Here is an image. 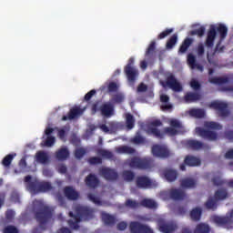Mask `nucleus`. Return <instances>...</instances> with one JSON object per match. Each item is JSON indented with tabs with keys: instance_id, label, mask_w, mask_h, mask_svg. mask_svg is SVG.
I'll list each match as a JSON object with an SVG mask.
<instances>
[{
	"instance_id": "nucleus-44",
	"label": "nucleus",
	"mask_w": 233,
	"mask_h": 233,
	"mask_svg": "<svg viewBox=\"0 0 233 233\" xmlns=\"http://www.w3.org/2000/svg\"><path fill=\"white\" fill-rule=\"evenodd\" d=\"M205 127L210 130H221V128H223V126L219 125L218 122H208Z\"/></svg>"
},
{
	"instance_id": "nucleus-23",
	"label": "nucleus",
	"mask_w": 233,
	"mask_h": 233,
	"mask_svg": "<svg viewBox=\"0 0 233 233\" xmlns=\"http://www.w3.org/2000/svg\"><path fill=\"white\" fill-rule=\"evenodd\" d=\"M56 157L58 161H66V159H68V157H70V151L68 150V147H65L58 149L56 152Z\"/></svg>"
},
{
	"instance_id": "nucleus-8",
	"label": "nucleus",
	"mask_w": 233,
	"mask_h": 233,
	"mask_svg": "<svg viewBox=\"0 0 233 233\" xmlns=\"http://www.w3.org/2000/svg\"><path fill=\"white\" fill-rule=\"evenodd\" d=\"M124 72L129 83H136L139 72L134 67V57L129 58L127 65L124 68Z\"/></svg>"
},
{
	"instance_id": "nucleus-10",
	"label": "nucleus",
	"mask_w": 233,
	"mask_h": 233,
	"mask_svg": "<svg viewBox=\"0 0 233 233\" xmlns=\"http://www.w3.org/2000/svg\"><path fill=\"white\" fill-rule=\"evenodd\" d=\"M129 230L131 233H154L150 227L137 221L130 222Z\"/></svg>"
},
{
	"instance_id": "nucleus-24",
	"label": "nucleus",
	"mask_w": 233,
	"mask_h": 233,
	"mask_svg": "<svg viewBox=\"0 0 233 233\" xmlns=\"http://www.w3.org/2000/svg\"><path fill=\"white\" fill-rule=\"evenodd\" d=\"M208 82L211 85H227V83H230V77L228 76H212L208 78Z\"/></svg>"
},
{
	"instance_id": "nucleus-7",
	"label": "nucleus",
	"mask_w": 233,
	"mask_h": 233,
	"mask_svg": "<svg viewBox=\"0 0 233 233\" xmlns=\"http://www.w3.org/2000/svg\"><path fill=\"white\" fill-rule=\"evenodd\" d=\"M128 167L130 168H137L138 170H147L150 168L151 162L147 158H139L137 157H134L127 161Z\"/></svg>"
},
{
	"instance_id": "nucleus-64",
	"label": "nucleus",
	"mask_w": 233,
	"mask_h": 233,
	"mask_svg": "<svg viewBox=\"0 0 233 233\" xmlns=\"http://www.w3.org/2000/svg\"><path fill=\"white\" fill-rule=\"evenodd\" d=\"M224 136L226 139H228L229 141H233V130L225 131Z\"/></svg>"
},
{
	"instance_id": "nucleus-29",
	"label": "nucleus",
	"mask_w": 233,
	"mask_h": 233,
	"mask_svg": "<svg viewBox=\"0 0 233 233\" xmlns=\"http://www.w3.org/2000/svg\"><path fill=\"white\" fill-rule=\"evenodd\" d=\"M186 146L191 150H201L203 148V143L199 140H187Z\"/></svg>"
},
{
	"instance_id": "nucleus-60",
	"label": "nucleus",
	"mask_w": 233,
	"mask_h": 233,
	"mask_svg": "<svg viewBox=\"0 0 233 233\" xmlns=\"http://www.w3.org/2000/svg\"><path fill=\"white\" fill-rule=\"evenodd\" d=\"M190 86L193 90H201V84H199L198 80H191Z\"/></svg>"
},
{
	"instance_id": "nucleus-51",
	"label": "nucleus",
	"mask_w": 233,
	"mask_h": 233,
	"mask_svg": "<svg viewBox=\"0 0 233 233\" xmlns=\"http://www.w3.org/2000/svg\"><path fill=\"white\" fill-rule=\"evenodd\" d=\"M89 165H101L103 163V158L99 157H91L87 159Z\"/></svg>"
},
{
	"instance_id": "nucleus-47",
	"label": "nucleus",
	"mask_w": 233,
	"mask_h": 233,
	"mask_svg": "<svg viewBox=\"0 0 233 233\" xmlns=\"http://www.w3.org/2000/svg\"><path fill=\"white\" fill-rule=\"evenodd\" d=\"M205 26H200L198 29L190 31V35H198V37H203L205 35Z\"/></svg>"
},
{
	"instance_id": "nucleus-48",
	"label": "nucleus",
	"mask_w": 233,
	"mask_h": 233,
	"mask_svg": "<svg viewBox=\"0 0 233 233\" xmlns=\"http://www.w3.org/2000/svg\"><path fill=\"white\" fill-rule=\"evenodd\" d=\"M156 52V41H152L146 51V57L152 56Z\"/></svg>"
},
{
	"instance_id": "nucleus-59",
	"label": "nucleus",
	"mask_w": 233,
	"mask_h": 233,
	"mask_svg": "<svg viewBox=\"0 0 233 233\" xmlns=\"http://www.w3.org/2000/svg\"><path fill=\"white\" fill-rule=\"evenodd\" d=\"M4 233H19V230L17 229V228L14 227V226H7L4 229Z\"/></svg>"
},
{
	"instance_id": "nucleus-3",
	"label": "nucleus",
	"mask_w": 233,
	"mask_h": 233,
	"mask_svg": "<svg viewBox=\"0 0 233 233\" xmlns=\"http://www.w3.org/2000/svg\"><path fill=\"white\" fill-rule=\"evenodd\" d=\"M36 221L39 223V227L33 228V233H43V230H46V223L52 219L54 216V209L48 206H45L39 203V208L35 212Z\"/></svg>"
},
{
	"instance_id": "nucleus-25",
	"label": "nucleus",
	"mask_w": 233,
	"mask_h": 233,
	"mask_svg": "<svg viewBox=\"0 0 233 233\" xmlns=\"http://www.w3.org/2000/svg\"><path fill=\"white\" fill-rule=\"evenodd\" d=\"M199 99H201V94L199 93L187 92L184 96L186 103H194L196 101H199Z\"/></svg>"
},
{
	"instance_id": "nucleus-41",
	"label": "nucleus",
	"mask_w": 233,
	"mask_h": 233,
	"mask_svg": "<svg viewBox=\"0 0 233 233\" xmlns=\"http://www.w3.org/2000/svg\"><path fill=\"white\" fill-rule=\"evenodd\" d=\"M189 116L192 117H198L201 119V117H205V110L203 109H191L189 111Z\"/></svg>"
},
{
	"instance_id": "nucleus-19",
	"label": "nucleus",
	"mask_w": 233,
	"mask_h": 233,
	"mask_svg": "<svg viewBox=\"0 0 233 233\" xmlns=\"http://www.w3.org/2000/svg\"><path fill=\"white\" fill-rule=\"evenodd\" d=\"M99 112L104 117H112L114 116V105L112 103H105L100 106Z\"/></svg>"
},
{
	"instance_id": "nucleus-22",
	"label": "nucleus",
	"mask_w": 233,
	"mask_h": 233,
	"mask_svg": "<svg viewBox=\"0 0 233 233\" xmlns=\"http://www.w3.org/2000/svg\"><path fill=\"white\" fill-rule=\"evenodd\" d=\"M177 170L176 169H165L164 177L168 181V183H174L177 179Z\"/></svg>"
},
{
	"instance_id": "nucleus-55",
	"label": "nucleus",
	"mask_w": 233,
	"mask_h": 233,
	"mask_svg": "<svg viewBox=\"0 0 233 233\" xmlns=\"http://www.w3.org/2000/svg\"><path fill=\"white\" fill-rule=\"evenodd\" d=\"M132 143H134L135 145H141L145 143V137H141L140 135H137L132 139Z\"/></svg>"
},
{
	"instance_id": "nucleus-13",
	"label": "nucleus",
	"mask_w": 233,
	"mask_h": 233,
	"mask_svg": "<svg viewBox=\"0 0 233 233\" xmlns=\"http://www.w3.org/2000/svg\"><path fill=\"white\" fill-rule=\"evenodd\" d=\"M196 132L198 134V136H200V137H203V139H208V141H216L218 139V133L214 131L202 127H197Z\"/></svg>"
},
{
	"instance_id": "nucleus-2",
	"label": "nucleus",
	"mask_w": 233,
	"mask_h": 233,
	"mask_svg": "<svg viewBox=\"0 0 233 233\" xmlns=\"http://www.w3.org/2000/svg\"><path fill=\"white\" fill-rule=\"evenodd\" d=\"M76 212V215L72 211L69 212V218H72V219L67 222L73 230L79 228L81 221H90L94 218V211L86 207H77Z\"/></svg>"
},
{
	"instance_id": "nucleus-4",
	"label": "nucleus",
	"mask_w": 233,
	"mask_h": 233,
	"mask_svg": "<svg viewBox=\"0 0 233 233\" xmlns=\"http://www.w3.org/2000/svg\"><path fill=\"white\" fill-rule=\"evenodd\" d=\"M25 183H26L27 190L34 196L36 194H45L54 189L52 183L48 181H39L37 179L32 180V176L30 175L25 177Z\"/></svg>"
},
{
	"instance_id": "nucleus-42",
	"label": "nucleus",
	"mask_w": 233,
	"mask_h": 233,
	"mask_svg": "<svg viewBox=\"0 0 233 233\" xmlns=\"http://www.w3.org/2000/svg\"><path fill=\"white\" fill-rule=\"evenodd\" d=\"M122 177L125 181H134V177H136V174L131 170H124L122 173Z\"/></svg>"
},
{
	"instance_id": "nucleus-40",
	"label": "nucleus",
	"mask_w": 233,
	"mask_h": 233,
	"mask_svg": "<svg viewBox=\"0 0 233 233\" xmlns=\"http://www.w3.org/2000/svg\"><path fill=\"white\" fill-rule=\"evenodd\" d=\"M176 43H177V35L174 34L167 42L166 48L167 50H171V48H174L176 46Z\"/></svg>"
},
{
	"instance_id": "nucleus-5",
	"label": "nucleus",
	"mask_w": 233,
	"mask_h": 233,
	"mask_svg": "<svg viewBox=\"0 0 233 233\" xmlns=\"http://www.w3.org/2000/svg\"><path fill=\"white\" fill-rule=\"evenodd\" d=\"M218 32L220 35V41H223L227 38L228 28L227 25H225V24H218L217 27L215 25H210L205 42V45L208 48H212V46H214V42L216 41V35H218Z\"/></svg>"
},
{
	"instance_id": "nucleus-46",
	"label": "nucleus",
	"mask_w": 233,
	"mask_h": 233,
	"mask_svg": "<svg viewBox=\"0 0 233 233\" xmlns=\"http://www.w3.org/2000/svg\"><path fill=\"white\" fill-rule=\"evenodd\" d=\"M98 154L102 156V157H106V159H112V157H114V153L106 149L98 150Z\"/></svg>"
},
{
	"instance_id": "nucleus-37",
	"label": "nucleus",
	"mask_w": 233,
	"mask_h": 233,
	"mask_svg": "<svg viewBox=\"0 0 233 233\" xmlns=\"http://www.w3.org/2000/svg\"><path fill=\"white\" fill-rule=\"evenodd\" d=\"M36 161L42 165H46L48 161V155L45 151H39L36 153Z\"/></svg>"
},
{
	"instance_id": "nucleus-9",
	"label": "nucleus",
	"mask_w": 233,
	"mask_h": 233,
	"mask_svg": "<svg viewBox=\"0 0 233 233\" xmlns=\"http://www.w3.org/2000/svg\"><path fill=\"white\" fill-rule=\"evenodd\" d=\"M210 108L218 110V116L220 117H228L230 116V111L228 110V104L219 101H213L209 104Z\"/></svg>"
},
{
	"instance_id": "nucleus-31",
	"label": "nucleus",
	"mask_w": 233,
	"mask_h": 233,
	"mask_svg": "<svg viewBox=\"0 0 233 233\" xmlns=\"http://www.w3.org/2000/svg\"><path fill=\"white\" fill-rule=\"evenodd\" d=\"M201 214H203L201 208H193L190 212L192 221H199L201 219Z\"/></svg>"
},
{
	"instance_id": "nucleus-32",
	"label": "nucleus",
	"mask_w": 233,
	"mask_h": 233,
	"mask_svg": "<svg viewBox=\"0 0 233 233\" xmlns=\"http://www.w3.org/2000/svg\"><path fill=\"white\" fill-rule=\"evenodd\" d=\"M228 197V192L227 189H218L215 192L214 198L216 201H223V199H227Z\"/></svg>"
},
{
	"instance_id": "nucleus-49",
	"label": "nucleus",
	"mask_w": 233,
	"mask_h": 233,
	"mask_svg": "<svg viewBox=\"0 0 233 233\" xmlns=\"http://www.w3.org/2000/svg\"><path fill=\"white\" fill-rule=\"evenodd\" d=\"M117 90H119V86L117 85V83L109 82V84L107 85V92H109V94H112L114 92H117Z\"/></svg>"
},
{
	"instance_id": "nucleus-57",
	"label": "nucleus",
	"mask_w": 233,
	"mask_h": 233,
	"mask_svg": "<svg viewBox=\"0 0 233 233\" xmlns=\"http://www.w3.org/2000/svg\"><path fill=\"white\" fill-rule=\"evenodd\" d=\"M96 89H92L89 92H87L85 96H84V100L85 101H90V99H92V97H94V96H96Z\"/></svg>"
},
{
	"instance_id": "nucleus-33",
	"label": "nucleus",
	"mask_w": 233,
	"mask_h": 233,
	"mask_svg": "<svg viewBox=\"0 0 233 233\" xmlns=\"http://www.w3.org/2000/svg\"><path fill=\"white\" fill-rule=\"evenodd\" d=\"M117 154H136V148L128 146H122L116 148Z\"/></svg>"
},
{
	"instance_id": "nucleus-14",
	"label": "nucleus",
	"mask_w": 233,
	"mask_h": 233,
	"mask_svg": "<svg viewBox=\"0 0 233 233\" xmlns=\"http://www.w3.org/2000/svg\"><path fill=\"white\" fill-rule=\"evenodd\" d=\"M158 230L162 233H173L177 230V225L174 222H165V220H158Z\"/></svg>"
},
{
	"instance_id": "nucleus-62",
	"label": "nucleus",
	"mask_w": 233,
	"mask_h": 233,
	"mask_svg": "<svg viewBox=\"0 0 233 233\" xmlns=\"http://www.w3.org/2000/svg\"><path fill=\"white\" fill-rule=\"evenodd\" d=\"M6 219H14L15 218V211L13 209H7L5 212Z\"/></svg>"
},
{
	"instance_id": "nucleus-39",
	"label": "nucleus",
	"mask_w": 233,
	"mask_h": 233,
	"mask_svg": "<svg viewBox=\"0 0 233 233\" xmlns=\"http://www.w3.org/2000/svg\"><path fill=\"white\" fill-rule=\"evenodd\" d=\"M205 207L208 210H216L218 208V202L213 198H209L205 203Z\"/></svg>"
},
{
	"instance_id": "nucleus-53",
	"label": "nucleus",
	"mask_w": 233,
	"mask_h": 233,
	"mask_svg": "<svg viewBox=\"0 0 233 233\" xmlns=\"http://www.w3.org/2000/svg\"><path fill=\"white\" fill-rule=\"evenodd\" d=\"M87 198L89 199V201H92V203H95V205H101V199H99L98 197H96V195L90 193L87 195Z\"/></svg>"
},
{
	"instance_id": "nucleus-12",
	"label": "nucleus",
	"mask_w": 233,
	"mask_h": 233,
	"mask_svg": "<svg viewBox=\"0 0 233 233\" xmlns=\"http://www.w3.org/2000/svg\"><path fill=\"white\" fill-rule=\"evenodd\" d=\"M99 174L100 176H103V177L106 178V181H116V179L119 177V174H117L115 169H112L110 167L100 168Z\"/></svg>"
},
{
	"instance_id": "nucleus-27",
	"label": "nucleus",
	"mask_w": 233,
	"mask_h": 233,
	"mask_svg": "<svg viewBox=\"0 0 233 233\" xmlns=\"http://www.w3.org/2000/svg\"><path fill=\"white\" fill-rule=\"evenodd\" d=\"M185 165L187 167H199L201 160L194 156H187L184 160Z\"/></svg>"
},
{
	"instance_id": "nucleus-36",
	"label": "nucleus",
	"mask_w": 233,
	"mask_h": 233,
	"mask_svg": "<svg viewBox=\"0 0 233 233\" xmlns=\"http://www.w3.org/2000/svg\"><path fill=\"white\" fill-rule=\"evenodd\" d=\"M135 123H136V119H134V116H132V114L130 113H127L126 115L127 128H128V130H132V128H134L135 127Z\"/></svg>"
},
{
	"instance_id": "nucleus-54",
	"label": "nucleus",
	"mask_w": 233,
	"mask_h": 233,
	"mask_svg": "<svg viewBox=\"0 0 233 233\" xmlns=\"http://www.w3.org/2000/svg\"><path fill=\"white\" fill-rule=\"evenodd\" d=\"M187 64L194 70V66H196V56L192 54L187 55Z\"/></svg>"
},
{
	"instance_id": "nucleus-30",
	"label": "nucleus",
	"mask_w": 233,
	"mask_h": 233,
	"mask_svg": "<svg viewBox=\"0 0 233 233\" xmlns=\"http://www.w3.org/2000/svg\"><path fill=\"white\" fill-rule=\"evenodd\" d=\"M194 43V40L192 38L187 37L181 44L178 53L179 54H185L188 48H190V46Z\"/></svg>"
},
{
	"instance_id": "nucleus-26",
	"label": "nucleus",
	"mask_w": 233,
	"mask_h": 233,
	"mask_svg": "<svg viewBox=\"0 0 233 233\" xmlns=\"http://www.w3.org/2000/svg\"><path fill=\"white\" fill-rule=\"evenodd\" d=\"M101 218L104 224L107 227H113V225L116 223V217H114V215L103 212L101 214Z\"/></svg>"
},
{
	"instance_id": "nucleus-28",
	"label": "nucleus",
	"mask_w": 233,
	"mask_h": 233,
	"mask_svg": "<svg viewBox=\"0 0 233 233\" xmlns=\"http://www.w3.org/2000/svg\"><path fill=\"white\" fill-rule=\"evenodd\" d=\"M197 182L194 178H184L180 180L182 188H196Z\"/></svg>"
},
{
	"instance_id": "nucleus-11",
	"label": "nucleus",
	"mask_w": 233,
	"mask_h": 233,
	"mask_svg": "<svg viewBox=\"0 0 233 233\" xmlns=\"http://www.w3.org/2000/svg\"><path fill=\"white\" fill-rule=\"evenodd\" d=\"M152 154L156 157H162L164 159H167V157H170V156H172V153H170L168 147L161 145H154L152 147Z\"/></svg>"
},
{
	"instance_id": "nucleus-56",
	"label": "nucleus",
	"mask_w": 233,
	"mask_h": 233,
	"mask_svg": "<svg viewBox=\"0 0 233 233\" xmlns=\"http://www.w3.org/2000/svg\"><path fill=\"white\" fill-rule=\"evenodd\" d=\"M174 32V29H166L162 33H160L157 36V39H165L167 35H170Z\"/></svg>"
},
{
	"instance_id": "nucleus-43",
	"label": "nucleus",
	"mask_w": 233,
	"mask_h": 233,
	"mask_svg": "<svg viewBox=\"0 0 233 233\" xmlns=\"http://www.w3.org/2000/svg\"><path fill=\"white\" fill-rule=\"evenodd\" d=\"M15 156V155L13 154H8L7 156H5L2 160V165L5 167H10V165H12V161H14Z\"/></svg>"
},
{
	"instance_id": "nucleus-35",
	"label": "nucleus",
	"mask_w": 233,
	"mask_h": 233,
	"mask_svg": "<svg viewBox=\"0 0 233 233\" xmlns=\"http://www.w3.org/2000/svg\"><path fill=\"white\" fill-rule=\"evenodd\" d=\"M210 227L208 224L200 223L197 225L194 233H209Z\"/></svg>"
},
{
	"instance_id": "nucleus-38",
	"label": "nucleus",
	"mask_w": 233,
	"mask_h": 233,
	"mask_svg": "<svg viewBox=\"0 0 233 233\" xmlns=\"http://www.w3.org/2000/svg\"><path fill=\"white\" fill-rule=\"evenodd\" d=\"M110 101L114 105H121V103L125 101V95H123L122 93H117L116 95H113Z\"/></svg>"
},
{
	"instance_id": "nucleus-20",
	"label": "nucleus",
	"mask_w": 233,
	"mask_h": 233,
	"mask_svg": "<svg viewBox=\"0 0 233 233\" xmlns=\"http://www.w3.org/2000/svg\"><path fill=\"white\" fill-rule=\"evenodd\" d=\"M85 183L89 188H97L99 187V178L94 174H89L86 177Z\"/></svg>"
},
{
	"instance_id": "nucleus-6",
	"label": "nucleus",
	"mask_w": 233,
	"mask_h": 233,
	"mask_svg": "<svg viewBox=\"0 0 233 233\" xmlns=\"http://www.w3.org/2000/svg\"><path fill=\"white\" fill-rule=\"evenodd\" d=\"M160 85L163 88H170L173 92H183V85L177 81V78L172 73L167 74L166 81L160 80Z\"/></svg>"
},
{
	"instance_id": "nucleus-16",
	"label": "nucleus",
	"mask_w": 233,
	"mask_h": 233,
	"mask_svg": "<svg viewBox=\"0 0 233 233\" xmlns=\"http://www.w3.org/2000/svg\"><path fill=\"white\" fill-rule=\"evenodd\" d=\"M83 112H85V110L81 109V107L79 106H74L72 107L67 116H62V121H72V119H76V117H79V116H82Z\"/></svg>"
},
{
	"instance_id": "nucleus-21",
	"label": "nucleus",
	"mask_w": 233,
	"mask_h": 233,
	"mask_svg": "<svg viewBox=\"0 0 233 233\" xmlns=\"http://www.w3.org/2000/svg\"><path fill=\"white\" fill-rule=\"evenodd\" d=\"M64 194L67 199L71 201H76L79 198V193L76 191V189L70 186H67L64 188Z\"/></svg>"
},
{
	"instance_id": "nucleus-52",
	"label": "nucleus",
	"mask_w": 233,
	"mask_h": 233,
	"mask_svg": "<svg viewBox=\"0 0 233 233\" xmlns=\"http://www.w3.org/2000/svg\"><path fill=\"white\" fill-rule=\"evenodd\" d=\"M212 183L215 187H223L226 182L220 177H215L212 178Z\"/></svg>"
},
{
	"instance_id": "nucleus-61",
	"label": "nucleus",
	"mask_w": 233,
	"mask_h": 233,
	"mask_svg": "<svg viewBox=\"0 0 233 233\" xmlns=\"http://www.w3.org/2000/svg\"><path fill=\"white\" fill-rule=\"evenodd\" d=\"M54 143H56V137H47L45 142L46 147H53Z\"/></svg>"
},
{
	"instance_id": "nucleus-17",
	"label": "nucleus",
	"mask_w": 233,
	"mask_h": 233,
	"mask_svg": "<svg viewBox=\"0 0 233 233\" xmlns=\"http://www.w3.org/2000/svg\"><path fill=\"white\" fill-rule=\"evenodd\" d=\"M168 196L174 201H183L187 198V193L179 188H171L168 191Z\"/></svg>"
},
{
	"instance_id": "nucleus-34",
	"label": "nucleus",
	"mask_w": 233,
	"mask_h": 233,
	"mask_svg": "<svg viewBox=\"0 0 233 233\" xmlns=\"http://www.w3.org/2000/svg\"><path fill=\"white\" fill-rule=\"evenodd\" d=\"M140 205L146 208H157V203L150 198L141 200Z\"/></svg>"
},
{
	"instance_id": "nucleus-15",
	"label": "nucleus",
	"mask_w": 233,
	"mask_h": 233,
	"mask_svg": "<svg viewBox=\"0 0 233 233\" xmlns=\"http://www.w3.org/2000/svg\"><path fill=\"white\" fill-rule=\"evenodd\" d=\"M233 209L229 213V217H215L214 221L218 225H224L227 228H233Z\"/></svg>"
},
{
	"instance_id": "nucleus-63",
	"label": "nucleus",
	"mask_w": 233,
	"mask_h": 233,
	"mask_svg": "<svg viewBox=\"0 0 233 233\" xmlns=\"http://www.w3.org/2000/svg\"><path fill=\"white\" fill-rule=\"evenodd\" d=\"M128 224L125 221L119 222L116 226L117 230H126Z\"/></svg>"
},
{
	"instance_id": "nucleus-50",
	"label": "nucleus",
	"mask_w": 233,
	"mask_h": 233,
	"mask_svg": "<svg viewBox=\"0 0 233 233\" xmlns=\"http://www.w3.org/2000/svg\"><path fill=\"white\" fill-rule=\"evenodd\" d=\"M125 205L127 207V208H139V202L136 200L127 199L126 200Z\"/></svg>"
},
{
	"instance_id": "nucleus-1",
	"label": "nucleus",
	"mask_w": 233,
	"mask_h": 233,
	"mask_svg": "<svg viewBox=\"0 0 233 233\" xmlns=\"http://www.w3.org/2000/svg\"><path fill=\"white\" fill-rule=\"evenodd\" d=\"M150 125L151 127H148L147 134L154 136V137H157V139H164L165 136L174 137V136H177V134H185V132H187L185 130V126H183L181 121L176 118H172L171 120H169V127H165L163 129V132L156 127L163 126V122H161V120H153Z\"/></svg>"
},
{
	"instance_id": "nucleus-45",
	"label": "nucleus",
	"mask_w": 233,
	"mask_h": 233,
	"mask_svg": "<svg viewBox=\"0 0 233 233\" xmlns=\"http://www.w3.org/2000/svg\"><path fill=\"white\" fill-rule=\"evenodd\" d=\"M86 155V149L84 147H78L75 150V157L76 159H83Z\"/></svg>"
},
{
	"instance_id": "nucleus-18",
	"label": "nucleus",
	"mask_w": 233,
	"mask_h": 233,
	"mask_svg": "<svg viewBox=\"0 0 233 233\" xmlns=\"http://www.w3.org/2000/svg\"><path fill=\"white\" fill-rule=\"evenodd\" d=\"M136 185L137 188H148L152 187V180L147 176L137 177Z\"/></svg>"
},
{
	"instance_id": "nucleus-58",
	"label": "nucleus",
	"mask_w": 233,
	"mask_h": 233,
	"mask_svg": "<svg viewBox=\"0 0 233 233\" xmlns=\"http://www.w3.org/2000/svg\"><path fill=\"white\" fill-rule=\"evenodd\" d=\"M11 201L13 203H21V198L19 197L17 192H13L10 197Z\"/></svg>"
}]
</instances>
